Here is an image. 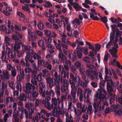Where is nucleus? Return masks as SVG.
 I'll return each mask as SVG.
<instances>
[{
  "label": "nucleus",
  "mask_w": 122,
  "mask_h": 122,
  "mask_svg": "<svg viewBox=\"0 0 122 122\" xmlns=\"http://www.w3.org/2000/svg\"><path fill=\"white\" fill-rule=\"evenodd\" d=\"M42 79V76L40 74H39L37 76H36V79H35L37 80L38 81L40 82L41 81Z\"/></svg>",
  "instance_id": "c03bdc74"
},
{
  "label": "nucleus",
  "mask_w": 122,
  "mask_h": 122,
  "mask_svg": "<svg viewBox=\"0 0 122 122\" xmlns=\"http://www.w3.org/2000/svg\"><path fill=\"white\" fill-rule=\"evenodd\" d=\"M45 62L42 60H38L37 63L38 66H42L44 64Z\"/></svg>",
  "instance_id": "c9c22d12"
},
{
  "label": "nucleus",
  "mask_w": 122,
  "mask_h": 122,
  "mask_svg": "<svg viewBox=\"0 0 122 122\" xmlns=\"http://www.w3.org/2000/svg\"><path fill=\"white\" fill-rule=\"evenodd\" d=\"M47 95H49L50 96H52L53 97L55 94V92L52 90H47L45 92V94Z\"/></svg>",
  "instance_id": "4be33fe9"
},
{
  "label": "nucleus",
  "mask_w": 122,
  "mask_h": 122,
  "mask_svg": "<svg viewBox=\"0 0 122 122\" xmlns=\"http://www.w3.org/2000/svg\"><path fill=\"white\" fill-rule=\"evenodd\" d=\"M111 29L112 31L114 32H116V31L117 30V28H118L117 25L115 24L111 25Z\"/></svg>",
  "instance_id": "c85d7f7f"
},
{
  "label": "nucleus",
  "mask_w": 122,
  "mask_h": 122,
  "mask_svg": "<svg viewBox=\"0 0 122 122\" xmlns=\"http://www.w3.org/2000/svg\"><path fill=\"white\" fill-rule=\"evenodd\" d=\"M45 4L44 5L46 7H50L52 6V5L51 3L49 1H46L45 2Z\"/></svg>",
  "instance_id": "7c9ffc66"
},
{
  "label": "nucleus",
  "mask_w": 122,
  "mask_h": 122,
  "mask_svg": "<svg viewBox=\"0 0 122 122\" xmlns=\"http://www.w3.org/2000/svg\"><path fill=\"white\" fill-rule=\"evenodd\" d=\"M111 21L112 23H114L116 24L118 23V20L117 19H113L112 18H110Z\"/></svg>",
  "instance_id": "6e6d98bb"
},
{
  "label": "nucleus",
  "mask_w": 122,
  "mask_h": 122,
  "mask_svg": "<svg viewBox=\"0 0 122 122\" xmlns=\"http://www.w3.org/2000/svg\"><path fill=\"white\" fill-rule=\"evenodd\" d=\"M100 104V102H98L97 104L95 102H94L93 104V107L95 109V110L94 111L95 113H96L99 107V105Z\"/></svg>",
  "instance_id": "aec40b11"
},
{
  "label": "nucleus",
  "mask_w": 122,
  "mask_h": 122,
  "mask_svg": "<svg viewBox=\"0 0 122 122\" xmlns=\"http://www.w3.org/2000/svg\"><path fill=\"white\" fill-rule=\"evenodd\" d=\"M57 105H55L54 106V108L53 109V113L54 114L55 113L56 114L58 112V109L57 108Z\"/></svg>",
  "instance_id": "49530a36"
},
{
  "label": "nucleus",
  "mask_w": 122,
  "mask_h": 122,
  "mask_svg": "<svg viewBox=\"0 0 122 122\" xmlns=\"http://www.w3.org/2000/svg\"><path fill=\"white\" fill-rule=\"evenodd\" d=\"M38 45L40 46H42L45 45L44 41L42 40H40L38 42Z\"/></svg>",
  "instance_id": "ea45409f"
},
{
  "label": "nucleus",
  "mask_w": 122,
  "mask_h": 122,
  "mask_svg": "<svg viewBox=\"0 0 122 122\" xmlns=\"http://www.w3.org/2000/svg\"><path fill=\"white\" fill-rule=\"evenodd\" d=\"M115 113L116 114L120 115V113H122V110L120 109L118 110H116L115 111Z\"/></svg>",
  "instance_id": "0e129e2a"
},
{
  "label": "nucleus",
  "mask_w": 122,
  "mask_h": 122,
  "mask_svg": "<svg viewBox=\"0 0 122 122\" xmlns=\"http://www.w3.org/2000/svg\"><path fill=\"white\" fill-rule=\"evenodd\" d=\"M15 43L14 45L13 44H12V49L17 51L18 57H21L22 55V53L19 51V49L20 48V45L22 43L18 41H15Z\"/></svg>",
  "instance_id": "39448f33"
},
{
  "label": "nucleus",
  "mask_w": 122,
  "mask_h": 122,
  "mask_svg": "<svg viewBox=\"0 0 122 122\" xmlns=\"http://www.w3.org/2000/svg\"><path fill=\"white\" fill-rule=\"evenodd\" d=\"M116 36H119V38H120L121 37V33L119 30L118 28H117V30H116L115 32Z\"/></svg>",
  "instance_id": "4d7b16f0"
},
{
  "label": "nucleus",
  "mask_w": 122,
  "mask_h": 122,
  "mask_svg": "<svg viewBox=\"0 0 122 122\" xmlns=\"http://www.w3.org/2000/svg\"><path fill=\"white\" fill-rule=\"evenodd\" d=\"M16 88L18 91H21L22 88L21 85L20 83L17 84L16 86Z\"/></svg>",
  "instance_id": "680f3d73"
},
{
  "label": "nucleus",
  "mask_w": 122,
  "mask_h": 122,
  "mask_svg": "<svg viewBox=\"0 0 122 122\" xmlns=\"http://www.w3.org/2000/svg\"><path fill=\"white\" fill-rule=\"evenodd\" d=\"M105 80L107 81V91L109 92H112L113 89L110 85V83L112 82V80L111 79H109L108 76L107 75L105 76Z\"/></svg>",
  "instance_id": "6e6552de"
},
{
  "label": "nucleus",
  "mask_w": 122,
  "mask_h": 122,
  "mask_svg": "<svg viewBox=\"0 0 122 122\" xmlns=\"http://www.w3.org/2000/svg\"><path fill=\"white\" fill-rule=\"evenodd\" d=\"M35 32L36 33V34H37L39 36H41L43 35L42 33L40 31L36 30Z\"/></svg>",
  "instance_id": "69168bd1"
},
{
  "label": "nucleus",
  "mask_w": 122,
  "mask_h": 122,
  "mask_svg": "<svg viewBox=\"0 0 122 122\" xmlns=\"http://www.w3.org/2000/svg\"><path fill=\"white\" fill-rule=\"evenodd\" d=\"M39 92L41 94V96L43 97H45V90L43 91V88H39Z\"/></svg>",
  "instance_id": "cd10ccee"
},
{
  "label": "nucleus",
  "mask_w": 122,
  "mask_h": 122,
  "mask_svg": "<svg viewBox=\"0 0 122 122\" xmlns=\"http://www.w3.org/2000/svg\"><path fill=\"white\" fill-rule=\"evenodd\" d=\"M70 79L69 80V82L71 84L75 85L76 82V77H75L72 74H70Z\"/></svg>",
  "instance_id": "f8f14e48"
},
{
  "label": "nucleus",
  "mask_w": 122,
  "mask_h": 122,
  "mask_svg": "<svg viewBox=\"0 0 122 122\" xmlns=\"http://www.w3.org/2000/svg\"><path fill=\"white\" fill-rule=\"evenodd\" d=\"M6 50L8 51V55L9 57L11 58H15L16 57L15 52L14 51H11L10 48L7 47Z\"/></svg>",
  "instance_id": "9d476101"
},
{
  "label": "nucleus",
  "mask_w": 122,
  "mask_h": 122,
  "mask_svg": "<svg viewBox=\"0 0 122 122\" xmlns=\"http://www.w3.org/2000/svg\"><path fill=\"white\" fill-rule=\"evenodd\" d=\"M86 44L88 45L89 46V48L92 49V51L94 50V45H91L87 41L86 42Z\"/></svg>",
  "instance_id": "e433bc0d"
},
{
  "label": "nucleus",
  "mask_w": 122,
  "mask_h": 122,
  "mask_svg": "<svg viewBox=\"0 0 122 122\" xmlns=\"http://www.w3.org/2000/svg\"><path fill=\"white\" fill-rule=\"evenodd\" d=\"M77 89H72L71 90V94L72 97L73 98H75L76 97V93Z\"/></svg>",
  "instance_id": "a878e982"
},
{
  "label": "nucleus",
  "mask_w": 122,
  "mask_h": 122,
  "mask_svg": "<svg viewBox=\"0 0 122 122\" xmlns=\"http://www.w3.org/2000/svg\"><path fill=\"white\" fill-rule=\"evenodd\" d=\"M112 72L114 78L115 79H117L118 78L117 76V75L116 71L113 69H112Z\"/></svg>",
  "instance_id": "de8ad7c7"
},
{
  "label": "nucleus",
  "mask_w": 122,
  "mask_h": 122,
  "mask_svg": "<svg viewBox=\"0 0 122 122\" xmlns=\"http://www.w3.org/2000/svg\"><path fill=\"white\" fill-rule=\"evenodd\" d=\"M66 80L64 79L63 80L62 83H63L64 84L63 86L61 87V91L63 92H65L68 89V83L67 82H66Z\"/></svg>",
  "instance_id": "9b49d317"
},
{
  "label": "nucleus",
  "mask_w": 122,
  "mask_h": 122,
  "mask_svg": "<svg viewBox=\"0 0 122 122\" xmlns=\"http://www.w3.org/2000/svg\"><path fill=\"white\" fill-rule=\"evenodd\" d=\"M78 80L77 83V84L79 86L80 85L82 86L83 87H86L87 86V83L82 81L81 80L79 77H78Z\"/></svg>",
  "instance_id": "f3484780"
},
{
  "label": "nucleus",
  "mask_w": 122,
  "mask_h": 122,
  "mask_svg": "<svg viewBox=\"0 0 122 122\" xmlns=\"http://www.w3.org/2000/svg\"><path fill=\"white\" fill-rule=\"evenodd\" d=\"M34 109L33 108H29V114L28 115V112L26 109H23V112H24L25 114V117L26 119L29 118L30 119H33L32 115L33 113L34 112Z\"/></svg>",
  "instance_id": "1a4fd4ad"
},
{
  "label": "nucleus",
  "mask_w": 122,
  "mask_h": 122,
  "mask_svg": "<svg viewBox=\"0 0 122 122\" xmlns=\"http://www.w3.org/2000/svg\"><path fill=\"white\" fill-rule=\"evenodd\" d=\"M9 83L10 86L11 88L13 90H14L15 89V86L14 85V82L12 81H9Z\"/></svg>",
  "instance_id": "a19ab883"
},
{
  "label": "nucleus",
  "mask_w": 122,
  "mask_h": 122,
  "mask_svg": "<svg viewBox=\"0 0 122 122\" xmlns=\"http://www.w3.org/2000/svg\"><path fill=\"white\" fill-rule=\"evenodd\" d=\"M87 67L90 69V70H95L96 68L93 65L88 64L87 65Z\"/></svg>",
  "instance_id": "f704fd0d"
},
{
  "label": "nucleus",
  "mask_w": 122,
  "mask_h": 122,
  "mask_svg": "<svg viewBox=\"0 0 122 122\" xmlns=\"http://www.w3.org/2000/svg\"><path fill=\"white\" fill-rule=\"evenodd\" d=\"M61 74L62 76L64 78H65L66 77L67 78H69L68 73L67 72H66L65 70H64L63 69L62 71L61 72Z\"/></svg>",
  "instance_id": "412c9836"
},
{
  "label": "nucleus",
  "mask_w": 122,
  "mask_h": 122,
  "mask_svg": "<svg viewBox=\"0 0 122 122\" xmlns=\"http://www.w3.org/2000/svg\"><path fill=\"white\" fill-rule=\"evenodd\" d=\"M42 103L45 105L46 107L49 110L50 109V102L49 101H47L46 100H43Z\"/></svg>",
  "instance_id": "6ab92c4d"
},
{
  "label": "nucleus",
  "mask_w": 122,
  "mask_h": 122,
  "mask_svg": "<svg viewBox=\"0 0 122 122\" xmlns=\"http://www.w3.org/2000/svg\"><path fill=\"white\" fill-rule=\"evenodd\" d=\"M29 62H28V63L29 64V66H27L26 65V64L25 66L26 67L25 69V71L26 73H29L31 72L32 71L30 67H28L30 66V64L29 63Z\"/></svg>",
  "instance_id": "5701e85b"
},
{
  "label": "nucleus",
  "mask_w": 122,
  "mask_h": 122,
  "mask_svg": "<svg viewBox=\"0 0 122 122\" xmlns=\"http://www.w3.org/2000/svg\"><path fill=\"white\" fill-rule=\"evenodd\" d=\"M38 29L41 30H42L44 28V25L41 22H40L38 23L37 25Z\"/></svg>",
  "instance_id": "393cba45"
},
{
  "label": "nucleus",
  "mask_w": 122,
  "mask_h": 122,
  "mask_svg": "<svg viewBox=\"0 0 122 122\" xmlns=\"http://www.w3.org/2000/svg\"><path fill=\"white\" fill-rule=\"evenodd\" d=\"M82 89L80 88H79L78 89L77 95L78 96L79 95L82 94Z\"/></svg>",
  "instance_id": "052dcab7"
},
{
  "label": "nucleus",
  "mask_w": 122,
  "mask_h": 122,
  "mask_svg": "<svg viewBox=\"0 0 122 122\" xmlns=\"http://www.w3.org/2000/svg\"><path fill=\"white\" fill-rule=\"evenodd\" d=\"M18 115L17 114H13V117L15 118V121L13 122H19V119L17 118Z\"/></svg>",
  "instance_id": "a18cd8bd"
},
{
  "label": "nucleus",
  "mask_w": 122,
  "mask_h": 122,
  "mask_svg": "<svg viewBox=\"0 0 122 122\" xmlns=\"http://www.w3.org/2000/svg\"><path fill=\"white\" fill-rule=\"evenodd\" d=\"M100 20L104 23H106L107 21V17L106 16L101 17Z\"/></svg>",
  "instance_id": "58836bf2"
},
{
  "label": "nucleus",
  "mask_w": 122,
  "mask_h": 122,
  "mask_svg": "<svg viewBox=\"0 0 122 122\" xmlns=\"http://www.w3.org/2000/svg\"><path fill=\"white\" fill-rule=\"evenodd\" d=\"M39 88H43L45 87V86L44 83L40 82L39 84Z\"/></svg>",
  "instance_id": "774afa93"
},
{
  "label": "nucleus",
  "mask_w": 122,
  "mask_h": 122,
  "mask_svg": "<svg viewBox=\"0 0 122 122\" xmlns=\"http://www.w3.org/2000/svg\"><path fill=\"white\" fill-rule=\"evenodd\" d=\"M95 46L96 50H99L101 49V46L99 44H95Z\"/></svg>",
  "instance_id": "338daca9"
},
{
  "label": "nucleus",
  "mask_w": 122,
  "mask_h": 122,
  "mask_svg": "<svg viewBox=\"0 0 122 122\" xmlns=\"http://www.w3.org/2000/svg\"><path fill=\"white\" fill-rule=\"evenodd\" d=\"M23 10H24L29 13L30 12V10L28 5V4H26L25 6H23Z\"/></svg>",
  "instance_id": "473e14b6"
},
{
  "label": "nucleus",
  "mask_w": 122,
  "mask_h": 122,
  "mask_svg": "<svg viewBox=\"0 0 122 122\" xmlns=\"http://www.w3.org/2000/svg\"><path fill=\"white\" fill-rule=\"evenodd\" d=\"M74 111L76 114L77 116H79L81 114V111L80 110H78L76 111V109H75Z\"/></svg>",
  "instance_id": "37998d69"
},
{
  "label": "nucleus",
  "mask_w": 122,
  "mask_h": 122,
  "mask_svg": "<svg viewBox=\"0 0 122 122\" xmlns=\"http://www.w3.org/2000/svg\"><path fill=\"white\" fill-rule=\"evenodd\" d=\"M3 74L5 79L7 80H9L10 77V75L9 74L7 70L3 71L2 72Z\"/></svg>",
  "instance_id": "dca6fc26"
},
{
  "label": "nucleus",
  "mask_w": 122,
  "mask_h": 122,
  "mask_svg": "<svg viewBox=\"0 0 122 122\" xmlns=\"http://www.w3.org/2000/svg\"><path fill=\"white\" fill-rule=\"evenodd\" d=\"M37 71L36 70H34L32 72V76L33 78L35 79H36V75Z\"/></svg>",
  "instance_id": "79ce46f5"
},
{
  "label": "nucleus",
  "mask_w": 122,
  "mask_h": 122,
  "mask_svg": "<svg viewBox=\"0 0 122 122\" xmlns=\"http://www.w3.org/2000/svg\"><path fill=\"white\" fill-rule=\"evenodd\" d=\"M44 32L45 34L47 37H50L51 35V31L48 30H44Z\"/></svg>",
  "instance_id": "bb28decb"
},
{
  "label": "nucleus",
  "mask_w": 122,
  "mask_h": 122,
  "mask_svg": "<svg viewBox=\"0 0 122 122\" xmlns=\"http://www.w3.org/2000/svg\"><path fill=\"white\" fill-rule=\"evenodd\" d=\"M119 84V82H118L113 83L112 81V83H110V84H111V86L112 87H115L117 88L118 90V86Z\"/></svg>",
  "instance_id": "b1692460"
},
{
  "label": "nucleus",
  "mask_w": 122,
  "mask_h": 122,
  "mask_svg": "<svg viewBox=\"0 0 122 122\" xmlns=\"http://www.w3.org/2000/svg\"><path fill=\"white\" fill-rule=\"evenodd\" d=\"M6 51H2V55L0 57V58L2 59H3L4 58L5 59H6Z\"/></svg>",
  "instance_id": "2f4dec72"
},
{
  "label": "nucleus",
  "mask_w": 122,
  "mask_h": 122,
  "mask_svg": "<svg viewBox=\"0 0 122 122\" xmlns=\"http://www.w3.org/2000/svg\"><path fill=\"white\" fill-rule=\"evenodd\" d=\"M88 48L86 47H84L82 48L81 51L83 52L84 54L87 55L88 54Z\"/></svg>",
  "instance_id": "c756f323"
},
{
  "label": "nucleus",
  "mask_w": 122,
  "mask_h": 122,
  "mask_svg": "<svg viewBox=\"0 0 122 122\" xmlns=\"http://www.w3.org/2000/svg\"><path fill=\"white\" fill-rule=\"evenodd\" d=\"M7 70L9 71L12 70L13 69L11 65L10 64H8L7 65Z\"/></svg>",
  "instance_id": "3c124183"
},
{
  "label": "nucleus",
  "mask_w": 122,
  "mask_h": 122,
  "mask_svg": "<svg viewBox=\"0 0 122 122\" xmlns=\"http://www.w3.org/2000/svg\"><path fill=\"white\" fill-rule=\"evenodd\" d=\"M62 44H60L58 43L57 44L56 46L57 49L60 51L61 52L59 53L58 55V57L60 60L62 62L64 61L66 59V57L61 52H62V50L61 49V46H62Z\"/></svg>",
  "instance_id": "0eeeda50"
},
{
  "label": "nucleus",
  "mask_w": 122,
  "mask_h": 122,
  "mask_svg": "<svg viewBox=\"0 0 122 122\" xmlns=\"http://www.w3.org/2000/svg\"><path fill=\"white\" fill-rule=\"evenodd\" d=\"M11 75L12 76L15 77L16 74V70L15 69L12 70L11 71Z\"/></svg>",
  "instance_id": "5fc2aeb1"
},
{
  "label": "nucleus",
  "mask_w": 122,
  "mask_h": 122,
  "mask_svg": "<svg viewBox=\"0 0 122 122\" xmlns=\"http://www.w3.org/2000/svg\"><path fill=\"white\" fill-rule=\"evenodd\" d=\"M98 91L100 92V93H102V92H103L104 93H106V91L102 87L100 89H98Z\"/></svg>",
  "instance_id": "e2e57ef3"
},
{
  "label": "nucleus",
  "mask_w": 122,
  "mask_h": 122,
  "mask_svg": "<svg viewBox=\"0 0 122 122\" xmlns=\"http://www.w3.org/2000/svg\"><path fill=\"white\" fill-rule=\"evenodd\" d=\"M117 42L113 43L114 47H113L112 49H110L109 51L110 52L112 56L115 58L117 57V49L118 48L119 46Z\"/></svg>",
  "instance_id": "423d86ee"
},
{
  "label": "nucleus",
  "mask_w": 122,
  "mask_h": 122,
  "mask_svg": "<svg viewBox=\"0 0 122 122\" xmlns=\"http://www.w3.org/2000/svg\"><path fill=\"white\" fill-rule=\"evenodd\" d=\"M24 46L25 50L28 51L27 53L26 56L25 58L27 63V66H29V64L28 63V62H30L31 63L34 62V60H32L33 58L35 60H36L37 59L38 60L41 59V57L38 54L34 52L33 50H31V47L30 46H24Z\"/></svg>",
  "instance_id": "f257e3e1"
},
{
  "label": "nucleus",
  "mask_w": 122,
  "mask_h": 122,
  "mask_svg": "<svg viewBox=\"0 0 122 122\" xmlns=\"http://www.w3.org/2000/svg\"><path fill=\"white\" fill-rule=\"evenodd\" d=\"M52 103L54 105H57L59 103L56 100V98H52L51 99Z\"/></svg>",
  "instance_id": "4c0bfd02"
},
{
  "label": "nucleus",
  "mask_w": 122,
  "mask_h": 122,
  "mask_svg": "<svg viewBox=\"0 0 122 122\" xmlns=\"http://www.w3.org/2000/svg\"><path fill=\"white\" fill-rule=\"evenodd\" d=\"M52 75L53 77L54 78V79H56L57 80L59 78V77L60 78V80L61 82V83H62L63 82V78L61 76H59L57 75V72L55 71H54L52 72Z\"/></svg>",
  "instance_id": "ddd939ff"
},
{
  "label": "nucleus",
  "mask_w": 122,
  "mask_h": 122,
  "mask_svg": "<svg viewBox=\"0 0 122 122\" xmlns=\"http://www.w3.org/2000/svg\"><path fill=\"white\" fill-rule=\"evenodd\" d=\"M81 51V50L80 51H78V50L77 51V55L79 59H81L82 57L83 54Z\"/></svg>",
  "instance_id": "72a5a7b5"
},
{
  "label": "nucleus",
  "mask_w": 122,
  "mask_h": 122,
  "mask_svg": "<svg viewBox=\"0 0 122 122\" xmlns=\"http://www.w3.org/2000/svg\"><path fill=\"white\" fill-rule=\"evenodd\" d=\"M71 5H73V7L76 11L80 10L81 8V7L79 5V4L78 3L73 2L72 3Z\"/></svg>",
  "instance_id": "a211bd4d"
},
{
  "label": "nucleus",
  "mask_w": 122,
  "mask_h": 122,
  "mask_svg": "<svg viewBox=\"0 0 122 122\" xmlns=\"http://www.w3.org/2000/svg\"><path fill=\"white\" fill-rule=\"evenodd\" d=\"M73 22V23H76L78 25H79L80 24V21L78 18H75Z\"/></svg>",
  "instance_id": "13d9d810"
},
{
  "label": "nucleus",
  "mask_w": 122,
  "mask_h": 122,
  "mask_svg": "<svg viewBox=\"0 0 122 122\" xmlns=\"http://www.w3.org/2000/svg\"><path fill=\"white\" fill-rule=\"evenodd\" d=\"M83 61L87 62H90V59L88 57H83Z\"/></svg>",
  "instance_id": "8fccbe9b"
},
{
  "label": "nucleus",
  "mask_w": 122,
  "mask_h": 122,
  "mask_svg": "<svg viewBox=\"0 0 122 122\" xmlns=\"http://www.w3.org/2000/svg\"><path fill=\"white\" fill-rule=\"evenodd\" d=\"M12 39L15 40H17L19 39L17 35L14 34L12 36Z\"/></svg>",
  "instance_id": "603ef678"
},
{
  "label": "nucleus",
  "mask_w": 122,
  "mask_h": 122,
  "mask_svg": "<svg viewBox=\"0 0 122 122\" xmlns=\"http://www.w3.org/2000/svg\"><path fill=\"white\" fill-rule=\"evenodd\" d=\"M35 88V87L33 85L31 84L30 83H28L26 84V90L25 92L26 93V96L25 94L23 93V101H28L30 100V97L31 96L29 95L30 93L32 95V97H36L38 95V93L36 92H30L31 89L33 90Z\"/></svg>",
  "instance_id": "f03ea898"
},
{
  "label": "nucleus",
  "mask_w": 122,
  "mask_h": 122,
  "mask_svg": "<svg viewBox=\"0 0 122 122\" xmlns=\"http://www.w3.org/2000/svg\"><path fill=\"white\" fill-rule=\"evenodd\" d=\"M60 78L58 79V80L56 79H54V78L52 77L51 78L50 77H49L46 79V81L47 83L49 84V87L51 88L53 86H55L56 85V83H59L60 81Z\"/></svg>",
  "instance_id": "20e7f679"
},
{
  "label": "nucleus",
  "mask_w": 122,
  "mask_h": 122,
  "mask_svg": "<svg viewBox=\"0 0 122 122\" xmlns=\"http://www.w3.org/2000/svg\"><path fill=\"white\" fill-rule=\"evenodd\" d=\"M17 14L19 16L20 20H21L23 18L22 13L20 12H18L17 13Z\"/></svg>",
  "instance_id": "bf43d9fd"
},
{
  "label": "nucleus",
  "mask_w": 122,
  "mask_h": 122,
  "mask_svg": "<svg viewBox=\"0 0 122 122\" xmlns=\"http://www.w3.org/2000/svg\"><path fill=\"white\" fill-rule=\"evenodd\" d=\"M36 35L35 32H33L30 35L29 37L30 41H34L36 40Z\"/></svg>",
  "instance_id": "2eb2a0df"
},
{
  "label": "nucleus",
  "mask_w": 122,
  "mask_h": 122,
  "mask_svg": "<svg viewBox=\"0 0 122 122\" xmlns=\"http://www.w3.org/2000/svg\"><path fill=\"white\" fill-rule=\"evenodd\" d=\"M85 73L88 76V78H90L91 80L95 79V77L97 78L98 75V72H97L96 70H93L88 69L86 71Z\"/></svg>",
  "instance_id": "7ed1b4c3"
},
{
  "label": "nucleus",
  "mask_w": 122,
  "mask_h": 122,
  "mask_svg": "<svg viewBox=\"0 0 122 122\" xmlns=\"http://www.w3.org/2000/svg\"><path fill=\"white\" fill-rule=\"evenodd\" d=\"M0 30L1 31H3L5 33L7 34H10L11 32L10 30L8 29V30L6 27L5 26L3 25L0 26Z\"/></svg>",
  "instance_id": "4468645a"
},
{
  "label": "nucleus",
  "mask_w": 122,
  "mask_h": 122,
  "mask_svg": "<svg viewBox=\"0 0 122 122\" xmlns=\"http://www.w3.org/2000/svg\"><path fill=\"white\" fill-rule=\"evenodd\" d=\"M110 54H106L104 57V59L105 61H108V58H110Z\"/></svg>",
  "instance_id": "09e8293b"
},
{
  "label": "nucleus",
  "mask_w": 122,
  "mask_h": 122,
  "mask_svg": "<svg viewBox=\"0 0 122 122\" xmlns=\"http://www.w3.org/2000/svg\"><path fill=\"white\" fill-rule=\"evenodd\" d=\"M33 105V104L31 102H28L26 104L25 107L27 108H30L32 107Z\"/></svg>",
  "instance_id": "864d4df0"
}]
</instances>
